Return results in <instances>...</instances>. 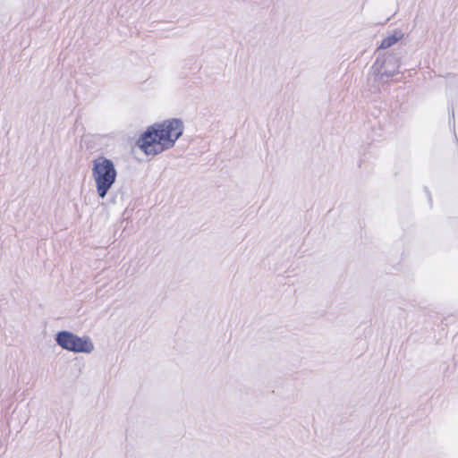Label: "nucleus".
<instances>
[{"instance_id": "obj_3", "label": "nucleus", "mask_w": 458, "mask_h": 458, "mask_svg": "<svg viewBox=\"0 0 458 458\" xmlns=\"http://www.w3.org/2000/svg\"><path fill=\"white\" fill-rule=\"evenodd\" d=\"M55 341L62 349L74 353H90L94 350L89 336H79L68 330L58 331L55 335Z\"/></svg>"}, {"instance_id": "obj_2", "label": "nucleus", "mask_w": 458, "mask_h": 458, "mask_svg": "<svg viewBox=\"0 0 458 458\" xmlns=\"http://www.w3.org/2000/svg\"><path fill=\"white\" fill-rule=\"evenodd\" d=\"M91 170L98 196L104 199L116 182L117 171L114 163L100 155L92 161Z\"/></svg>"}, {"instance_id": "obj_5", "label": "nucleus", "mask_w": 458, "mask_h": 458, "mask_svg": "<svg viewBox=\"0 0 458 458\" xmlns=\"http://www.w3.org/2000/svg\"><path fill=\"white\" fill-rule=\"evenodd\" d=\"M403 33L401 30H396L394 31L393 34H391L382 39V41L379 45V48L386 49V48L394 46V44H396L400 39L403 38Z\"/></svg>"}, {"instance_id": "obj_1", "label": "nucleus", "mask_w": 458, "mask_h": 458, "mask_svg": "<svg viewBox=\"0 0 458 458\" xmlns=\"http://www.w3.org/2000/svg\"><path fill=\"white\" fill-rule=\"evenodd\" d=\"M182 133L181 119L166 120L148 126L138 139L137 145L146 155L155 156L173 148Z\"/></svg>"}, {"instance_id": "obj_4", "label": "nucleus", "mask_w": 458, "mask_h": 458, "mask_svg": "<svg viewBox=\"0 0 458 458\" xmlns=\"http://www.w3.org/2000/svg\"><path fill=\"white\" fill-rule=\"evenodd\" d=\"M400 58L397 54H387L383 57H377L371 67L375 80L383 81L385 78L388 80L398 73Z\"/></svg>"}, {"instance_id": "obj_7", "label": "nucleus", "mask_w": 458, "mask_h": 458, "mask_svg": "<svg viewBox=\"0 0 458 458\" xmlns=\"http://www.w3.org/2000/svg\"><path fill=\"white\" fill-rule=\"evenodd\" d=\"M427 194H428V197L429 203L431 204L432 199H431L430 193L428 191H427Z\"/></svg>"}, {"instance_id": "obj_6", "label": "nucleus", "mask_w": 458, "mask_h": 458, "mask_svg": "<svg viewBox=\"0 0 458 458\" xmlns=\"http://www.w3.org/2000/svg\"><path fill=\"white\" fill-rule=\"evenodd\" d=\"M451 116H452L453 118L454 117V107H452V109H451V110H449V118H450Z\"/></svg>"}]
</instances>
